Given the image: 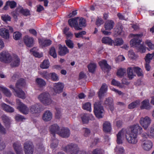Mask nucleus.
Segmentation results:
<instances>
[{"mask_svg": "<svg viewBox=\"0 0 154 154\" xmlns=\"http://www.w3.org/2000/svg\"><path fill=\"white\" fill-rule=\"evenodd\" d=\"M111 84L113 85L117 86L120 88L122 87V85L119 82L116 80L114 79L112 80L111 82Z\"/></svg>", "mask_w": 154, "mask_h": 154, "instance_id": "69168bd1", "label": "nucleus"}, {"mask_svg": "<svg viewBox=\"0 0 154 154\" xmlns=\"http://www.w3.org/2000/svg\"><path fill=\"white\" fill-rule=\"evenodd\" d=\"M129 131H126V134H125L126 139L129 143L136 144L138 141L137 134H141L142 133L143 128L137 124L131 126Z\"/></svg>", "mask_w": 154, "mask_h": 154, "instance_id": "f257e3e1", "label": "nucleus"}, {"mask_svg": "<svg viewBox=\"0 0 154 154\" xmlns=\"http://www.w3.org/2000/svg\"><path fill=\"white\" fill-rule=\"evenodd\" d=\"M128 56L131 59H135L136 58V55L132 50H130L128 52Z\"/></svg>", "mask_w": 154, "mask_h": 154, "instance_id": "6e6d98bb", "label": "nucleus"}, {"mask_svg": "<svg viewBox=\"0 0 154 154\" xmlns=\"http://www.w3.org/2000/svg\"><path fill=\"white\" fill-rule=\"evenodd\" d=\"M99 64L101 68H105L109 69H111V67L107 63L106 61L105 60L99 62Z\"/></svg>", "mask_w": 154, "mask_h": 154, "instance_id": "ea45409f", "label": "nucleus"}, {"mask_svg": "<svg viewBox=\"0 0 154 154\" xmlns=\"http://www.w3.org/2000/svg\"><path fill=\"white\" fill-rule=\"evenodd\" d=\"M64 87L63 84L59 82L54 84L53 89L55 94H59L62 92Z\"/></svg>", "mask_w": 154, "mask_h": 154, "instance_id": "9d476101", "label": "nucleus"}, {"mask_svg": "<svg viewBox=\"0 0 154 154\" xmlns=\"http://www.w3.org/2000/svg\"><path fill=\"white\" fill-rule=\"evenodd\" d=\"M59 127L57 124H54L51 125L49 127V130L51 134L54 137L55 136V134H57L59 131Z\"/></svg>", "mask_w": 154, "mask_h": 154, "instance_id": "aec40b11", "label": "nucleus"}, {"mask_svg": "<svg viewBox=\"0 0 154 154\" xmlns=\"http://www.w3.org/2000/svg\"><path fill=\"white\" fill-rule=\"evenodd\" d=\"M111 127L110 123L108 121H106L103 124V130L105 132H109L110 131Z\"/></svg>", "mask_w": 154, "mask_h": 154, "instance_id": "473e14b6", "label": "nucleus"}, {"mask_svg": "<svg viewBox=\"0 0 154 154\" xmlns=\"http://www.w3.org/2000/svg\"><path fill=\"white\" fill-rule=\"evenodd\" d=\"M122 28L120 24L117 25L115 28V31L117 34L120 35L122 34Z\"/></svg>", "mask_w": 154, "mask_h": 154, "instance_id": "8fccbe9b", "label": "nucleus"}, {"mask_svg": "<svg viewBox=\"0 0 154 154\" xmlns=\"http://www.w3.org/2000/svg\"><path fill=\"white\" fill-rule=\"evenodd\" d=\"M142 136L143 137H145L146 138H147L148 137H149V136L151 137H154V127H152L150 128V134L147 135L146 134V135H145L144 134H142Z\"/></svg>", "mask_w": 154, "mask_h": 154, "instance_id": "4d7b16f0", "label": "nucleus"}, {"mask_svg": "<svg viewBox=\"0 0 154 154\" xmlns=\"http://www.w3.org/2000/svg\"><path fill=\"white\" fill-rule=\"evenodd\" d=\"M126 70L125 69L121 68L119 69L117 73L118 76L122 77L126 74Z\"/></svg>", "mask_w": 154, "mask_h": 154, "instance_id": "79ce46f5", "label": "nucleus"}, {"mask_svg": "<svg viewBox=\"0 0 154 154\" xmlns=\"http://www.w3.org/2000/svg\"><path fill=\"white\" fill-rule=\"evenodd\" d=\"M63 150L69 154H86L85 151L80 149L77 144L73 143L67 145L63 148Z\"/></svg>", "mask_w": 154, "mask_h": 154, "instance_id": "7ed1b4c3", "label": "nucleus"}, {"mask_svg": "<svg viewBox=\"0 0 154 154\" xmlns=\"http://www.w3.org/2000/svg\"><path fill=\"white\" fill-rule=\"evenodd\" d=\"M39 42L40 45L43 47L48 46L51 44V41L49 39H39Z\"/></svg>", "mask_w": 154, "mask_h": 154, "instance_id": "cd10ccee", "label": "nucleus"}, {"mask_svg": "<svg viewBox=\"0 0 154 154\" xmlns=\"http://www.w3.org/2000/svg\"><path fill=\"white\" fill-rule=\"evenodd\" d=\"M42 77L48 80L50 79V73H49L47 72H44L41 73Z\"/></svg>", "mask_w": 154, "mask_h": 154, "instance_id": "e2e57ef3", "label": "nucleus"}, {"mask_svg": "<svg viewBox=\"0 0 154 154\" xmlns=\"http://www.w3.org/2000/svg\"><path fill=\"white\" fill-rule=\"evenodd\" d=\"M65 42L66 45L69 48L72 49L74 47V44L72 41L70 39L66 40Z\"/></svg>", "mask_w": 154, "mask_h": 154, "instance_id": "864d4df0", "label": "nucleus"}, {"mask_svg": "<svg viewBox=\"0 0 154 154\" xmlns=\"http://www.w3.org/2000/svg\"><path fill=\"white\" fill-rule=\"evenodd\" d=\"M134 67H130L127 70V74L128 78L130 80L132 79L135 76V74L133 72L134 71Z\"/></svg>", "mask_w": 154, "mask_h": 154, "instance_id": "2f4dec72", "label": "nucleus"}, {"mask_svg": "<svg viewBox=\"0 0 154 154\" xmlns=\"http://www.w3.org/2000/svg\"><path fill=\"white\" fill-rule=\"evenodd\" d=\"M0 91L7 97H10L11 96L10 91L3 86H0Z\"/></svg>", "mask_w": 154, "mask_h": 154, "instance_id": "7c9ffc66", "label": "nucleus"}, {"mask_svg": "<svg viewBox=\"0 0 154 154\" xmlns=\"http://www.w3.org/2000/svg\"><path fill=\"white\" fill-rule=\"evenodd\" d=\"M13 146L17 154H23L21 143L18 142L13 143Z\"/></svg>", "mask_w": 154, "mask_h": 154, "instance_id": "dca6fc26", "label": "nucleus"}, {"mask_svg": "<svg viewBox=\"0 0 154 154\" xmlns=\"http://www.w3.org/2000/svg\"><path fill=\"white\" fill-rule=\"evenodd\" d=\"M12 57L8 52L3 51L0 53V61L5 63H9L12 60Z\"/></svg>", "mask_w": 154, "mask_h": 154, "instance_id": "423d86ee", "label": "nucleus"}, {"mask_svg": "<svg viewBox=\"0 0 154 154\" xmlns=\"http://www.w3.org/2000/svg\"><path fill=\"white\" fill-rule=\"evenodd\" d=\"M153 57V53L152 54H146L145 58V62H147L148 63L150 62L151 60L152 59Z\"/></svg>", "mask_w": 154, "mask_h": 154, "instance_id": "603ef678", "label": "nucleus"}, {"mask_svg": "<svg viewBox=\"0 0 154 154\" xmlns=\"http://www.w3.org/2000/svg\"><path fill=\"white\" fill-rule=\"evenodd\" d=\"M83 108L84 109L91 112V104L89 102L86 103L83 106Z\"/></svg>", "mask_w": 154, "mask_h": 154, "instance_id": "09e8293b", "label": "nucleus"}, {"mask_svg": "<svg viewBox=\"0 0 154 154\" xmlns=\"http://www.w3.org/2000/svg\"><path fill=\"white\" fill-rule=\"evenodd\" d=\"M7 5H8L11 8L13 9L16 6L17 4L14 1H8L7 2Z\"/></svg>", "mask_w": 154, "mask_h": 154, "instance_id": "3c124183", "label": "nucleus"}, {"mask_svg": "<svg viewBox=\"0 0 154 154\" xmlns=\"http://www.w3.org/2000/svg\"><path fill=\"white\" fill-rule=\"evenodd\" d=\"M134 70L135 72L139 76H140L143 75L142 70L138 67H134Z\"/></svg>", "mask_w": 154, "mask_h": 154, "instance_id": "a18cd8bd", "label": "nucleus"}, {"mask_svg": "<svg viewBox=\"0 0 154 154\" xmlns=\"http://www.w3.org/2000/svg\"><path fill=\"white\" fill-rule=\"evenodd\" d=\"M2 118L6 127L9 128L10 124V119L5 115L3 116Z\"/></svg>", "mask_w": 154, "mask_h": 154, "instance_id": "f704fd0d", "label": "nucleus"}, {"mask_svg": "<svg viewBox=\"0 0 154 154\" xmlns=\"http://www.w3.org/2000/svg\"><path fill=\"white\" fill-rule=\"evenodd\" d=\"M102 42L105 44H107L111 46H112V40L111 38L108 37H104L102 39Z\"/></svg>", "mask_w": 154, "mask_h": 154, "instance_id": "72a5a7b5", "label": "nucleus"}, {"mask_svg": "<svg viewBox=\"0 0 154 154\" xmlns=\"http://www.w3.org/2000/svg\"><path fill=\"white\" fill-rule=\"evenodd\" d=\"M79 17H75L74 18L70 19L68 20L69 25L71 27H73L76 30H80L82 29V28L78 26L77 20Z\"/></svg>", "mask_w": 154, "mask_h": 154, "instance_id": "9b49d317", "label": "nucleus"}, {"mask_svg": "<svg viewBox=\"0 0 154 154\" xmlns=\"http://www.w3.org/2000/svg\"><path fill=\"white\" fill-rule=\"evenodd\" d=\"M1 19L5 22H7L8 21H10L11 18L8 14H2L1 16Z\"/></svg>", "mask_w": 154, "mask_h": 154, "instance_id": "49530a36", "label": "nucleus"}, {"mask_svg": "<svg viewBox=\"0 0 154 154\" xmlns=\"http://www.w3.org/2000/svg\"><path fill=\"white\" fill-rule=\"evenodd\" d=\"M35 81L37 85L41 88L45 86L46 84L45 82L41 78H37L36 79Z\"/></svg>", "mask_w": 154, "mask_h": 154, "instance_id": "e433bc0d", "label": "nucleus"}, {"mask_svg": "<svg viewBox=\"0 0 154 154\" xmlns=\"http://www.w3.org/2000/svg\"><path fill=\"white\" fill-rule=\"evenodd\" d=\"M14 95L15 96L22 99H24L26 97L25 93L20 88L17 89V90H15Z\"/></svg>", "mask_w": 154, "mask_h": 154, "instance_id": "a878e982", "label": "nucleus"}, {"mask_svg": "<svg viewBox=\"0 0 154 154\" xmlns=\"http://www.w3.org/2000/svg\"><path fill=\"white\" fill-rule=\"evenodd\" d=\"M96 68V64L95 63H91L88 66L89 71L91 72H93Z\"/></svg>", "mask_w": 154, "mask_h": 154, "instance_id": "de8ad7c7", "label": "nucleus"}, {"mask_svg": "<svg viewBox=\"0 0 154 154\" xmlns=\"http://www.w3.org/2000/svg\"><path fill=\"white\" fill-rule=\"evenodd\" d=\"M107 86L105 84H103L98 93V96L100 99L102 98L105 95L107 91Z\"/></svg>", "mask_w": 154, "mask_h": 154, "instance_id": "6ab92c4d", "label": "nucleus"}, {"mask_svg": "<svg viewBox=\"0 0 154 154\" xmlns=\"http://www.w3.org/2000/svg\"><path fill=\"white\" fill-rule=\"evenodd\" d=\"M38 98L39 100L45 106H48L53 103L50 94L47 92L41 93L38 96Z\"/></svg>", "mask_w": 154, "mask_h": 154, "instance_id": "20e7f679", "label": "nucleus"}, {"mask_svg": "<svg viewBox=\"0 0 154 154\" xmlns=\"http://www.w3.org/2000/svg\"><path fill=\"white\" fill-rule=\"evenodd\" d=\"M152 142L149 140H144L142 144V148L146 151H149L152 148Z\"/></svg>", "mask_w": 154, "mask_h": 154, "instance_id": "2eb2a0df", "label": "nucleus"}, {"mask_svg": "<svg viewBox=\"0 0 154 154\" xmlns=\"http://www.w3.org/2000/svg\"><path fill=\"white\" fill-rule=\"evenodd\" d=\"M151 108V106L149 103V100L148 99H146L143 100L141 103V109H149Z\"/></svg>", "mask_w": 154, "mask_h": 154, "instance_id": "c85d7f7f", "label": "nucleus"}, {"mask_svg": "<svg viewBox=\"0 0 154 154\" xmlns=\"http://www.w3.org/2000/svg\"><path fill=\"white\" fill-rule=\"evenodd\" d=\"M59 54L61 56H64L69 52V50L65 46H62L61 45H59Z\"/></svg>", "mask_w": 154, "mask_h": 154, "instance_id": "412c9836", "label": "nucleus"}, {"mask_svg": "<svg viewBox=\"0 0 154 154\" xmlns=\"http://www.w3.org/2000/svg\"><path fill=\"white\" fill-rule=\"evenodd\" d=\"M52 117V113L49 111L47 110L45 112L43 115L42 118L45 121H49L51 120Z\"/></svg>", "mask_w": 154, "mask_h": 154, "instance_id": "b1692460", "label": "nucleus"}, {"mask_svg": "<svg viewBox=\"0 0 154 154\" xmlns=\"http://www.w3.org/2000/svg\"><path fill=\"white\" fill-rule=\"evenodd\" d=\"M126 131L125 130L122 129L117 134V143L118 144H121L122 143V140L124 138V136Z\"/></svg>", "mask_w": 154, "mask_h": 154, "instance_id": "4468645a", "label": "nucleus"}, {"mask_svg": "<svg viewBox=\"0 0 154 154\" xmlns=\"http://www.w3.org/2000/svg\"><path fill=\"white\" fill-rule=\"evenodd\" d=\"M16 11L22 14L25 16H28L30 15L29 11L27 9H24L20 6L18 7L16 9Z\"/></svg>", "mask_w": 154, "mask_h": 154, "instance_id": "bb28decb", "label": "nucleus"}, {"mask_svg": "<svg viewBox=\"0 0 154 154\" xmlns=\"http://www.w3.org/2000/svg\"><path fill=\"white\" fill-rule=\"evenodd\" d=\"M70 134L69 130L66 128H63L61 129L58 132V134L63 138H68L70 136Z\"/></svg>", "mask_w": 154, "mask_h": 154, "instance_id": "f8f14e48", "label": "nucleus"}, {"mask_svg": "<svg viewBox=\"0 0 154 154\" xmlns=\"http://www.w3.org/2000/svg\"><path fill=\"white\" fill-rule=\"evenodd\" d=\"M26 85L25 80L23 79L20 78L19 79L16 83L15 85V88L17 89L20 88V87H24Z\"/></svg>", "mask_w": 154, "mask_h": 154, "instance_id": "c756f323", "label": "nucleus"}, {"mask_svg": "<svg viewBox=\"0 0 154 154\" xmlns=\"http://www.w3.org/2000/svg\"><path fill=\"white\" fill-rule=\"evenodd\" d=\"M21 34L19 32H15L13 34L14 38L15 40H19L21 37Z\"/></svg>", "mask_w": 154, "mask_h": 154, "instance_id": "052dcab7", "label": "nucleus"}, {"mask_svg": "<svg viewBox=\"0 0 154 154\" xmlns=\"http://www.w3.org/2000/svg\"><path fill=\"white\" fill-rule=\"evenodd\" d=\"M132 35H133L134 38L131 40L130 44L134 47H135L141 53L145 52L146 51L145 48L142 45L140 44L141 42L140 38L143 36V34H141Z\"/></svg>", "mask_w": 154, "mask_h": 154, "instance_id": "f03ea898", "label": "nucleus"}, {"mask_svg": "<svg viewBox=\"0 0 154 154\" xmlns=\"http://www.w3.org/2000/svg\"><path fill=\"white\" fill-rule=\"evenodd\" d=\"M114 46H119L123 45L124 41L121 38H117L114 40H112Z\"/></svg>", "mask_w": 154, "mask_h": 154, "instance_id": "c9c22d12", "label": "nucleus"}, {"mask_svg": "<svg viewBox=\"0 0 154 154\" xmlns=\"http://www.w3.org/2000/svg\"><path fill=\"white\" fill-rule=\"evenodd\" d=\"M104 112L103 107L101 105L100 102H96L94 104V110L96 116L99 118H102Z\"/></svg>", "mask_w": 154, "mask_h": 154, "instance_id": "39448f33", "label": "nucleus"}, {"mask_svg": "<svg viewBox=\"0 0 154 154\" xmlns=\"http://www.w3.org/2000/svg\"><path fill=\"white\" fill-rule=\"evenodd\" d=\"M140 101L139 100H137L128 105V108L129 109H132L140 105Z\"/></svg>", "mask_w": 154, "mask_h": 154, "instance_id": "58836bf2", "label": "nucleus"}, {"mask_svg": "<svg viewBox=\"0 0 154 154\" xmlns=\"http://www.w3.org/2000/svg\"><path fill=\"white\" fill-rule=\"evenodd\" d=\"M38 49L35 47L33 48L30 50V52L35 57L40 58L42 56V53H39L38 52Z\"/></svg>", "mask_w": 154, "mask_h": 154, "instance_id": "4c0bfd02", "label": "nucleus"}, {"mask_svg": "<svg viewBox=\"0 0 154 154\" xmlns=\"http://www.w3.org/2000/svg\"><path fill=\"white\" fill-rule=\"evenodd\" d=\"M151 119L148 116L140 118L139 122L141 125L145 129H146L149 126L151 122Z\"/></svg>", "mask_w": 154, "mask_h": 154, "instance_id": "1a4fd4ad", "label": "nucleus"}, {"mask_svg": "<svg viewBox=\"0 0 154 154\" xmlns=\"http://www.w3.org/2000/svg\"><path fill=\"white\" fill-rule=\"evenodd\" d=\"M51 77L52 80L54 81H58L59 80L58 75L54 72L50 73V78Z\"/></svg>", "mask_w": 154, "mask_h": 154, "instance_id": "c03bdc74", "label": "nucleus"}, {"mask_svg": "<svg viewBox=\"0 0 154 154\" xmlns=\"http://www.w3.org/2000/svg\"><path fill=\"white\" fill-rule=\"evenodd\" d=\"M50 66V63L48 60H44L42 63L40 64V67L43 69L48 68Z\"/></svg>", "mask_w": 154, "mask_h": 154, "instance_id": "a19ab883", "label": "nucleus"}, {"mask_svg": "<svg viewBox=\"0 0 154 154\" xmlns=\"http://www.w3.org/2000/svg\"><path fill=\"white\" fill-rule=\"evenodd\" d=\"M82 130L84 135L85 137H88L91 131L89 129L87 128H84Z\"/></svg>", "mask_w": 154, "mask_h": 154, "instance_id": "0e129e2a", "label": "nucleus"}, {"mask_svg": "<svg viewBox=\"0 0 154 154\" xmlns=\"http://www.w3.org/2000/svg\"><path fill=\"white\" fill-rule=\"evenodd\" d=\"M104 105L107 106L110 110L112 111L114 109L113 103V99L111 97H108L104 101Z\"/></svg>", "mask_w": 154, "mask_h": 154, "instance_id": "f3484780", "label": "nucleus"}, {"mask_svg": "<svg viewBox=\"0 0 154 154\" xmlns=\"http://www.w3.org/2000/svg\"><path fill=\"white\" fill-rule=\"evenodd\" d=\"M23 39L24 43L27 47H30L33 45L34 39L32 37L26 35L23 37Z\"/></svg>", "mask_w": 154, "mask_h": 154, "instance_id": "a211bd4d", "label": "nucleus"}, {"mask_svg": "<svg viewBox=\"0 0 154 154\" xmlns=\"http://www.w3.org/2000/svg\"><path fill=\"white\" fill-rule=\"evenodd\" d=\"M17 104L18 105L17 109L22 113L24 114H27L29 110L27 107L19 99L16 100Z\"/></svg>", "mask_w": 154, "mask_h": 154, "instance_id": "6e6552de", "label": "nucleus"}, {"mask_svg": "<svg viewBox=\"0 0 154 154\" xmlns=\"http://www.w3.org/2000/svg\"><path fill=\"white\" fill-rule=\"evenodd\" d=\"M85 21L84 18L82 17L81 18L79 21V24L78 26L80 27H82L83 26H85Z\"/></svg>", "mask_w": 154, "mask_h": 154, "instance_id": "bf43d9fd", "label": "nucleus"}, {"mask_svg": "<svg viewBox=\"0 0 154 154\" xmlns=\"http://www.w3.org/2000/svg\"><path fill=\"white\" fill-rule=\"evenodd\" d=\"M145 43L151 49H154V44H152L150 41L146 40Z\"/></svg>", "mask_w": 154, "mask_h": 154, "instance_id": "774afa93", "label": "nucleus"}, {"mask_svg": "<svg viewBox=\"0 0 154 154\" xmlns=\"http://www.w3.org/2000/svg\"><path fill=\"white\" fill-rule=\"evenodd\" d=\"M34 148L32 143L29 141H26L23 144V148L25 154H33Z\"/></svg>", "mask_w": 154, "mask_h": 154, "instance_id": "0eeeda50", "label": "nucleus"}, {"mask_svg": "<svg viewBox=\"0 0 154 154\" xmlns=\"http://www.w3.org/2000/svg\"><path fill=\"white\" fill-rule=\"evenodd\" d=\"M114 24V22L113 20H108L105 22L104 28L106 30H110L113 28Z\"/></svg>", "mask_w": 154, "mask_h": 154, "instance_id": "5701e85b", "label": "nucleus"}, {"mask_svg": "<svg viewBox=\"0 0 154 154\" xmlns=\"http://www.w3.org/2000/svg\"><path fill=\"white\" fill-rule=\"evenodd\" d=\"M20 60L17 55H14L12 57V60L10 62V65L12 67H18L20 65Z\"/></svg>", "mask_w": 154, "mask_h": 154, "instance_id": "ddd939ff", "label": "nucleus"}, {"mask_svg": "<svg viewBox=\"0 0 154 154\" xmlns=\"http://www.w3.org/2000/svg\"><path fill=\"white\" fill-rule=\"evenodd\" d=\"M56 109L55 117L56 119H59L61 118L62 115L61 110L59 108H57Z\"/></svg>", "mask_w": 154, "mask_h": 154, "instance_id": "13d9d810", "label": "nucleus"}, {"mask_svg": "<svg viewBox=\"0 0 154 154\" xmlns=\"http://www.w3.org/2000/svg\"><path fill=\"white\" fill-rule=\"evenodd\" d=\"M58 140L57 139H55L51 143V147L52 149H54L57 147L58 144Z\"/></svg>", "mask_w": 154, "mask_h": 154, "instance_id": "5fc2aeb1", "label": "nucleus"}, {"mask_svg": "<svg viewBox=\"0 0 154 154\" xmlns=\"http://www.w3.org/2000/svg\"><path fill=\"white\" fill-rule=\"evenodd\" d=\"M81 119L83 123L86 124L89 121V116L88 114H83L81 116Z\"/></svg>", "mask_w": 154, "mask_h": 154, "instance_id": "37998d69", "label": "nucleus"}, {"mask_svg": "<svg viewBox=\"0 0 154 154\" xmlns=\"http://www.w3.org/2000/svg\"><path fill=\"white\" fill-rule=\"evenodd\" d=\"M50 54L54 58L57 57V54L54 48L52 47L51 49L50 50Z\"/></svg>", "mask_w": 154, "mask_h": 154, "instance_id": "338daca9", "label": "nucleus"}, {"mask_svg": "<svg viewBox=\"0 0 154 154\" xmlns=\"http://www.w3.org/2000/svg\"><path fill=\"white\" fill-rule=\"evenodd\" d=\"M29 110L30 112L32 114L39 112L40 111L39 105L38 104L32 105L29 107Z\"/></svg>", "mask_w": 154, "mask_h": 154, "instance_id": "393cba45", "label": "nucleus"}, {"mask_svg": "<svg viewBox=\"0 0 154 154\" xmlns=\"http://www.w3.org/2000/svg\"><path fill=\"white\" fill-rule=\"evenodd\" d=\"M103 23V20L101 17H97V18L96 22V24L97 26H100Z\"/></svg>", "mask_w": 154, "mask_h": 154, "instance_id": "680f3d73", "label": "nucleus"}, {"mask_svg": "<svg viewBox=\"0 0 154 154\" xmlns=\"http://www.w3.org/2000/svg\"><path fill=\"white\" fill-rule=\"evenodd\" d=\"M0 35L6 39L9 38V34L8 30L5 28H1L0 29Z\"/></svg>", "mask_w": 154, "mask_h": 154, "instance_id": "4be33fe9", "label": "nucleus"}]
</instances>
